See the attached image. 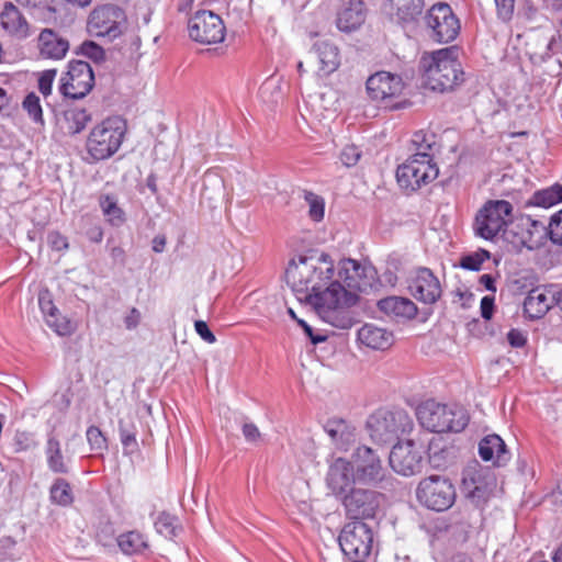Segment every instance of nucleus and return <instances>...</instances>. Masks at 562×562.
<instances>
[{"instance_id":"obj_1","label":"nucleus","mask_w":562,"mask_h":562,"mask_svg":"<svg viewBox=\"0 0 562 562\" xmlns=\"http://www.w3.org/2000/svg\"><path fill=\"white\" fill-rule=\"evenodd\" d=\"M373 269L359 261L345 258L336 266L327 252L297 256L285 270V282L297 295H303L317 315L339 329L352 327L355 319L350 308L356 305L358 295L372 278Z\"/></svg>"},{"instance_id":"obj_2","label":"nucleus","mask_w":562,"mask_h":562,"mask_svg":"<svg viewBox=\"0 0 562 562\" xmlns=\"http://www.w3.org/2000/svg\"><path fill=\"white\" fill-rule=\"evenodd\" d=\"M424 88L434 92H451L465 81V72L454 46L432 52L424 56Z\"/></svg>"},{"instance_id":"obj_3","label":"nucleus","mask_w":562,"mask_h":562,"mask_svg":"<svg viewBox=\"0 0 562 562\" xmlns=\"http://www.w3.org/2000/svg\"><path fill=\"white\" fill-rule=\"evenodd\" d=\"M127 133L126 121L120 116H108L89 131L85 150L91 162L112 158L122 147Z\"/></svg>"},{"instance_id":"obj_4","label":"nucleus","mask_w":562,"mask_h":562,"mask_svg":"<svg viewBox=\"0 0 562 562\" xmlns=\"http://www.w3.org/2000/svg\"><path fill=\"white\" fill-rule=\"evenodd\" d=\"M367 427L370 438L378 445L390 443L402 436L409 434L413 423L409 416L403 412H390L379 409L370 415Z\"/></svg>"},{"instance_id":"obj_5","label":"nucleus","mask_w":562,"mask_h":562,"mask_svg":"<svg viewBox=\"0 0 562 562\" xmlns=\"http://www.w3.org/2000/svg\"><path fill=\"white\" fill-rule=\"evenodd\" d=\"M127 29L125 11L117 4L104 3L95 5L87 19V31L95 37L114 41Z\"/></svg>"},{"instance_id":"obj_6","label":"nucleus","mask_w":562,"mask_h":562,"mask_svg":"<svg viewBox=\"0 0 562 562\" xmlns=\"http://www.w3.org/2000/svg\"><path fill=\"white\" fill-rule=\"evenodd\" d=\"M513 205L506 200H488L477 211L473 231L476 236L493 240L499 233L504 232L510 222Z\"/></svg>"},{"instance_id":"obj_7","label":"nucleus","mask_w":562,"mask_h":562,"mask_svg":"<svg viewBox=\"0 0 562 562\" xmlns=\"http://www.w3.org/2000/svg\"><path fill=\"white\" fill-rule=\"evenodd\" d=\"M424 21L429 40L438 44L453 42L461 31L459 18L446 2L431 5L424 15Z\"/></svg>"},{"instance_id":"obj_8","label":"nucleus","mask_w":562,"mask_h":562,"mask_svg":"<svg viewBox=\"0 0 562 562\" xmlns=\"http://www.w3.org/2000/svg\"><path fill=\"white\" fill-rule=\"evenodd\" d=\"M468 423L469 417L463 409H452L434 400L424 402V428L429 431H461Z\"/></svg>"},{"instance_id":"obj_9","label":"nucleus","mask_w":562,"mask_h":562,"mask_svg":"<svg viewBox=\"0 0 562 562\" xmlns=\"http://www.w3.org/2000/svg\"><path fill=\"white\" fill-rule=\"evenodd\" d=\"M341 551L350 560H363L371 553L373 546V532L361 520H353L345 525L339 535Z\"/></svg>"},{"instance_id":"obj_10","label":"nucleus","mask_w":562,"mask_h":562,"mask_svg":"<svg viewBox=\"0 0 562 562\" xmlns=\"http://www.w3.org/2000/svg\"><path fill=\"white\" fill-rule=\"evenodd\" d=\"M94 87V74L87 61L71 60L60 78L59 91L70 99L85 98Z\"/></svg>"},{"instance_id":"obj_11","label":"nucleus","mask_w":562,"mask_h":562,"mask_svg":"<svg viewBox=\"0 0 562 562\" xmlns=\"http://www.w3.org/2000/svg\"><path fill=\"white\" fill-rule=\"evenodd\" d=\"M189 36L200 44L211 45L225 38L226 29L220 15L212 11H198L188 23Z\"/></svg>"},{"instance_id":"obj_12","label":"nucleus","mask_w":562,"mask_h":562,"mask_svg":"<svg viewBox=\"0 0 562 562\" xmlns=\"http://www.w3.org/2000/svg\"><path fill=\"white\" fill-rule=\"evenodd\" d=\"M366 86L368 95L372 101L386 104L393 103L400 98L405 87L400 76L387 71H378L371 75Z\"/></svg>"},{"instance_id":"obj_13","label":"nucleus","mask_w":562,"mask_h":562,"mask_svg":"<svg viewBox=\"0 0 562 562\" xmlns=\"http://www.w3.org/2000/svg\"><path fill=\"white\" fill-rule=\"evenodd\" d=\"M456 501V490L452 483L443 476L430 475L424 480V502L428 508L443 512Z\"/></svg>"},{"instance_id":"obj_14","label":"nucleus","mask_w":562,"mask_h":562,"mask_svg":"<svg viewBox=\"0 0 562 562\" xmlns=\"http://www.w3.org/2000/svg\"><path fill=\"white\" fill-rule=\"evenodd\" d=\"M353 464L356 479L363 484H376L384 477V469L375 452L367 447H358L350 461Z\"/></svg>"},{"instance_id":"obj_15","label":"nucleus","mask_w":562,"mask_h":562,"mask_svg":"<svg viewBox=\"0 0 562 562\" xmlns=\"http://www.w3.org/2000/svg\"><path fill=\"white\" fill-rule=\"evenodd\" d=\"M422 454L416 443L411 440H402L396 443L390 453V465L404 476L415 474L420 469Z\"/></svg>"},{"instance_id":"obj_16","label":"nucleus","mask_w":562,"mask_h":562,"mask_svg":"<svg viewBox=\"0 0 562 562\" xmlns=\"http://www.w3.org/2000/svg\"><path fill=\"white\" fill-rule=\"evenodd\" d=\"M342 504L350 518L355 520L371 518L379 507L378 494L368 490L352 488L344 497Z\"/></svg>"},{"instance_id":"obj_17","label":"nucleus","mask_w":562,"mask_h":562,"mask_svg":"<svg viewBox=\"0 0 562 562\" xmlns=\"http://www.w3.org/2000/svg\"><path fill=\"white\" fill-rule=\"evenodd\" d=\"M357 481L353 464L345 459L337 458L329 465L327 484L335 494H342Z\"/></svg>"},{"instance_id":"obj_18","label":"nucleus","mask_w":562,"mask_h":562,"mask_svg":"<svg viewBox=\"0 0 562 562\" xmlns=\"http://www.w3.org/2000/svg\"><path fill=\"white\" fill-rule=\"evenodd\" d=\"M0 25L11 37L22 40L30 35V24L12 2H5L0 13Z\"/></svg>"},{"instance_id":"obj_19","label":"nucleus","mask_w":562,"mask_h":562,"mask_svg":"<svg viewBox=\"0 0 562 562\" xmlns=\"http://www.w3.org/2000/svg\"><path fill=\"white\" fill-rule=\"evenodd\" d=\"M342 5L337 11V27L342 32H352L366 21V5L362 0H341Z\"/></svg>"},{"instance_id":"obj_20","label":"nucleus","mask_w":562,"mask_h":562,"mask_svg":"<svg viewBox=\"0 0 562 562\" xmlns=\"http://www.w3.org/2000/svg\"><path fill=\"white\" fill-rule=\"evenodd\" d=\"M378 308L394 322H405L417 315L416 304L406 297L389 296L378 302Z\"/></svg>"},{"instance_id":"obj_21","label":"nucleus","mask_w":562,"mask_h":562,"mask_svg":"<svg viewBox=\"0 0 562 562\" xmlns=\"http://www.w3.org/2000/svg\"><path fill=\"white\" fill-rule=\"evenodd\" d=\"M324 428L336 449L340 451L347 452L357 440L355 426L342 418L327 420Z\"/></svg>"},{"instance_id":"obj_22","label":"nucleus","mask_w":562,"mask_h":562,"mask_svg":"<svg viewBox=\"0 0 562 562\" xmlns=\"http://www.w3.org/2000/svg\"><path fill=\"white\" fill-rule=\"evenodd\" d=\"M419 154H415L412 158L400 165L396 170V180L400 188L411 194L417 191L422 184V161L418 159Z\"/></svg>"},{"instance_id":"obj_23","label":"nucleus","mask_w":562,"mask_h":562,"mask_svg":"<svg viewBox=\"0 0 562 562\" xmlns=\"http://www.w3.org/2000/svg\"><path fill=\"white\" fill-rule=\"evenodd\" d=\"M480 457L484 461H492L495 465H504L510 460V452L498 435L484 437L479 445Z\"/></svg>"},{"instance_id":"obj_24","label":"nucleus","mask_w":562,"mask_h":562,"mask_svg":"<svg viewBox=\"0 0 562 562\" xmlns=\"http://www.w3.org/2000/svg\"><path fill=\"white\" fill-rule=\"evenodd\" d=\"M357 337L361 345L374 350H385L394 342L392 331L373 324H364L358 330Z\"/></svg>"},{"instance_id":"obj_25","label":"nucleus","mask_w":562,"mask_h":562,"mask_svg":"<svg viewBox=\"0 0 562 562\" xmlns=\"http://www.w3.org/2000/svg\"><path fill=\"white\" fill-rule=\"evenodd\" d=\"M40 54L48 59H61L69 49V43L50 29H45L38 36Z\"/></svg>"},{"instance_id":"obj_26","label":"nucleus","mask_w":562,"mask_h":562,"mask_svg":"<svg viewBox=\"0 0 562 562\" xmlns=\"http://www.w3.org/2000/svg\"><path fill=\"white\" fill-rule=\"evenodd\" d=\"M90 121V113L77 106L64 110L57 117L59 128L70 136L81 133Z\"/></svg>"},{"instance_id":"obj_27","label":"nucleus","mask_w":562,"mask_h":562,"mask_svg":"<svg viewBox=\"0 0 562 562\" xmlns=\"http://www.w3.org/2000/svg\"><path fill=\"white\" fill-rule=\"evenodd\" d=\"M553 294L544 288H535L524 301V312L531 319L542 317L550 308Z\"/></svg>"},{"instance_id":"obj_28","label":"nucleus","mask_w":562,"mask_h":562,"mask_svg":"<svg viewBox=\"0 0 562 562\" xmlns=\"http://www.w3.org/2000/svg\"><path fill=\"white\" fill-rule=\"evenodd\" d=\"M37 447L35 435L25 429H15L4 446L3 457L12 459L15 454L26 453Z\"/></svg>"},{"instance_id":"obj_29","label":"nucleus","mask_w":562,"mask_h":562,"mask_svg":"<svg viewBox=\"0 0 562 562\" xmlns=\"http://www.w3.org/2000/svg\"><path fill=\"white\" fill-rule=\"evenodd\" d=\"M120 550L126 555L142 554L149 549L148 536L139 530L122 532L116 538Z\"/></svg>"},{"instance_id":"obj_30","label":"nucleus","mask_w":562,"mask_h":562,"mask_svg":"<svg viewBox=\"0 0 562 562\" xmlns=\"http://www.w3.org/2000/svg\"><path fill=\"white\" fill-rule=\"evenodd\" d=\"M314 47L319 60V71L324 75L334 72L340 65L338 47L326 40L318 41Z\"/></svg>"},{"instance_id":"obj_31","label":"nucleus","mask_w":562,"mask_h":562,"mask_svg":"<svg viewBox=\"0 0 562 562\" xmlns=\"http://www.w3.org/2000/svg\"><path fill=\"white\" fill-rule=\"evenodd\" d=\"M396 10V16L403 27L417 25L418 16L422 13V0H391Z\"/></svg>"},{"instance_id":"obj_32","label":"nucleus","mask_w":562,"mask_h":562,"mask_svg":"<svg viewBox=\"0 0 562 562\" xmlns=\"http://www.w3.org/2000/svg\"><path fill=\"white\" fill-rule=\"evenodd\" d=\"M463 487L468 493V497L476 507L483 508L491 497V490L481 477L477 480L475 476L463 479Z\"/></svg>"},{"instance_id":"obj_33","label":"nucleus","mask_w":562,"mask_h":562,"mask_svg":"<svg viewBox=\"0 0 562 562\" xmlns=\"http://www.w3.org/2000/svg\"><path fill=\"white\" fill-rule=\"evenodd\" d=\"M119 434L121 443L126 453H133L138 449L136 439L137 429L133 416L127 415L119 420Z\"/></svg>"},{"instance_id":"obj_34","label":"nucleus","mask_w":562,"mask_h":562,"mask_svg":"<svg viewBox=\"0 0 562 562\" xmlns=\"http://www.w3.org/2000/svg\"><path fill=\"white\" fill-rule=\"evenodd\" d=\"M99 205L110 225L119 227L126 221L125 212L119 206L117 201L113 195H101L99 198Z\"/></svg>"},{"instance_id":"obj_35","label":"nucleus","mask_w":562,"mask_h":562,"mask_svg":"<svg viewBox=\"0 0 562 562\" xmlns=\"http://www.w3.org/2000/svg\"><path fill=\"white\" fill-rule=\"evenodd\" d=\"M46 459L48 468L55 473H67L68 468L64 460V456L58 439L52 437L46 445Z\"/></svg>"},{"instance_id":"obj_36","label":"nucleus","mask_w":562,"mask_h":562,"mask_svg":"<svg viewBox=\"0 0 562 562\" xmlns=\"http://www.w3.org/2000/svg\"><path fill=\"white\" fill-rule=\"evenodd\" d=\"M562 202V186L554 184L533 193L531 203L536 206L551 207Z\"/></svg>"},{"instance_id":"obj_37","label":"nucleus","mask_w":562,"mask_h":562,"mask_svg":"<svg viewBox=\"0 0 562 562\" xmlns=\"http://www.w3.org/2000/svg\"><path fill=\"white\" fill-rule=\"evenodd\" d=\"M155 529L165 538L171 539L178 536L181 530V525L177 516L162 512L155 521Z\"/></svg>"},{"instance_id":"obj_38","label":"nucleus","mask_w":562,"mask_h":562,"mask_svg":"<svg viewBox=\"0 0 562 562\" xmlns=\"http://www.w3.org/2000/svg\"><path fill=\"white\" fill-rule=\"evenodd\" d=\"M50 499L59 506H70L74 503V495L70 484L64 479H57L49 491Z\"/></svg>"},{"instance_id":"obj_39","label":"nucleus","mask_w":562,"mask_h":562,"mask_svg":"<svg viewBox=\"0 0 562 562\" xmlns=\"http://www.w3.org/2000/svg\"><path fill=\"white\" fill-rule=\"evenodd\" d=\"M304 200L308 206L310 218L316 223L322 222L325 216L324 198L312 191H304Z\"/></svg>"},{"instance_id":"obj_40","label":"nucleus","mask_w":562,"mask_h":562,"mask_svg":"<svg viewBox=\"0 0 562 562\" xmlns=\"http://www.w3.org/2000/svg\"><path fill=\"white\" fill-rule=\"evenodd\" d=\"M441 295V286L439 280L432 272L424 268V303H434Z\"/></svg>"},{"instance_id":"obj_41","label":"nucleus","mask_w":562,"mask_h":562,"mask_svg":"<svg viewBox=\"0 0 562 562\" xmlns=\"http://www.w3.org/2000/svg\"><path fill=\"white\" fill-rule=\"evenodd\" d=\"M48 327L60 336L70 335L74 331V325L70 319L61 315L58 311L53 316H48L45 319Z\"/></svg>"},{"instance_id":"obj_42","label":"nucleus","mask_w":562,"mask_h":562,"mask_svg":"<svg viewBox=\"0 0 562 562\" xmlns=\"http://www.w3.org/2000/svg\"><path fill=\"white\" fill-rule=\"evenodd\" d=\"M23 109L35 123L41 125L44 124L43 110L41 106L40 98L34 92H31L25 97L23 101Z\"/></svg>"},{"instance_id":"obj_43","label":"nucleus","mask_w":562,"mask_h":562,"mask_svg":"<svg viewBox=\"0 0 562 562\" xmlns=\"http://www.w3.org/2000/svg\"><path fill=\"white\" fill-rule=\"evenodd\" d=\"M490 252L484 249H480L470 255L463 256L460 260V267L467 270L477 271L481 269L484 261L490 259Z\"/></svg>"},{"instance_id":"obj_44","label":"nucleus","mask_w":562,"mask_h":562,"mask_svg":"<svg viewBox=\"0 0 562 562\" xmlns=\"http://www.w3.org/2000/svg\"><path fill=\"white\" fill-rule=\"evenodd\" d=\"M87 439L91 450L95 452H102L106 449V438L102 434L101 429L97 426H90L87 429Z\"/></svg>"},{"instance_id":"obj_45","label":"nucleus","mask_w":562,"mask_h":562,"mask_svg":"<svg viewBox=\"0 0 562 562\" xmlns=\"http://www.w3.org/2000/svg\"><path fill=\"white\" fill-rule=\"evenodd\" d=\"M80 53L95 63H101L105 58L103 47L92 41L83 42L80 46Z\"/></svg>"},{"instance_id":"obj_46","label":"nucleus","mask_w":562,"mask_h":562,"mask_svg":"<svg viewBox=\"0 0 562 562\" xmlns=\"http://www.w3.org/2000/svg\"><path fill=\"white\" fill-rule=\"evenodd\" d=\"M361 157V151L355 145H347L340 153V160L346 167H353L358 164Z\"/></svg>"},{"instance_id":"obj_47","label":"nucleus","mask_w":562,"mask_h":562,"mask_svg":"<svg viewBox=\"0 0 562 562\" xmlns=\"http://www.w3.org/2000/svg\"><path fill=\"white\" fill-rule=\"evenodd\" d=\"M549 235L554 244L562 245V210L552 216L549 224Z\"/></svg>"},{"instance_id":"obj_48","label":"nucleus","mask_w":562,"mask_h":562,"mask_svg":"<svg viewBox=\"0 0 562 562\" xmlns=\"http://www.w3.org/2000/svg\"><path fill=\"white\" fill-rule=\"evenodd\" d=\"M38 305L45 319L58 312V308L55 306L52 295L48 291H43L40 293Z\"/></svg>"},{"instance_id":"obj_49","label":"nucleus","mask_w":562,"mask_h":562,"mask_svg":"<svg viewBox=\"0 0 562 562\" xmlns=\"http://www.w3.org/2000/svg\"><path fill=\"white\" fill-rule=\"evenodd\" d=\"M56 69H48L42 72L38 78V90L43 95H48L52 92L53 82L56 77Z\"/></svg>"},{"instance_id":"obj_50","label":"nucleus","mask_w":562,"mask_h":562,"mask_svg":"<svg viewBox=\"0 0 562 562\" xmlns=\"http://www.w3.org/2000/svg\"><path fill=\"white\" fill-rule=\"evenodd\" d=\"M497 15L505 22L512 20L515 11V0H495Z\"/></svg>"},{"instance_id":"obj_51","label":"nucleus","mask_w":562,"mask_h":562,"mask_svg":"<svg viewBox=\"0 0 562 562\" xmlns=\"http://www.w3.org/2000/svg\"><path fill=\"white\" fill-rule=\"evenodd\" d=\"M439 175V168L429 154L424 153V183L434 181Z\"/></svg>"},{"instance_id":"obj_52","label":"nucleus","mask_w":562,"mask_h":562,"mask_svg":"<svg viewBox=\"0 0 562 562\" xmlns=\"http://www.w3.org/2000/svg\"><path fill=\"white\" fill-rule=\"evenodd\" d=\"M19 4L27 9H38L47 12H56V7L50 0H15Z\"/></svg>"},{"instance_id":"obj_53","label":"nucleus","mask_w":562,"mask_h":562,"mask_svg":"<svg viewBox=\"0 0 562 562\" xmlns=\"http://www.w3.org/2000/svg\"><path fill=\"white\" fill-rule=\"evenodd\" d=\"M507 341L513 348H522L528 341L527 334L521 329L512 328L507 334Z\"/></svg>"},{"instance_id":"obj_54","label":"nucleus","mask_w":562,"mask_h":562,"mask_svg":"<svg viewBox=\"0 0 562 562\" xmlns=\"http://www.w3.org/2000/svg\"><path fill=\"white\" fill-rule=\"evenodd\" d=\"M555 34L551 37L549 46L562 54V16L554 22Z\"/></svg>"},{"instance_id":"obj_55","label":"nucleus","mask_w":562,"mask_h":562,"mask_svg":"<svg viewBox=\"0 0 562 562\" xmlns=\"http://www.w3.org/2000/svg\"><path fill=\"white\" fill-rule=\"evenodd\" d=\"M194 328L198 335L207 344H214L216 341L215 335L210 330L204 321H195Z\"/></svg>"},{"instance_id":"obj_56","label":"nucleus","mask_w":562,"mask_h":562,"mask_svg":"<svg viewBox=\"0 0 562 562\" xmlns=\"http://www.w3.org/2000/svg\"><path fill=\"white\" fill-rule=\"evenodd\" d=\"M495 297L494 296H484L481 300L480 310H481V316L490 321L493 317L494 314V307H495Z\"/></svg>"},{"instance_id":"obj_57","label":"nucleus","mask_w":562,"mask_h":562,"mask_svg":"<svg viewBox=\"0 0 562 562\" xmlns=\"http://www.w3.org/2000/svg\"><path fill=\"white\" fill-rule=\"evenodd\" d=\"M243 435L249 442H258L260 440L261 434L258 427L252 423H246L243 426Z\"/></svg>"},{"instance_id":"obj_58","label":"nucleus","mask_w":562,"mask_h":562,"mask_svg":"<svg viewBox=\"0 0 562 562\" xmlns=\"http://www.w3.org/2000/svg\"><path fill=\"white\" fill-rule=\"evenodd\" d=\"M48 239H49L52 247L58 251L65 250L69 246L67 238L57 232L52 233L49 235Z\"/></svg>"},{"instance_id":"obj_59","label":"nucleus","mask_w":562,"mask_h":562,"mask_svg":"<svg viewBox=\"0 0 562 562\" xmlns=\"http://www.w3.org/2000/svg\"><path fill=\"white\" fill-rule=\"evenodd\" d=\"M297 324L303 328L304 333L308 336V338L314 345L326 340L325 336L314 335L313 328L305 321L297 319Z\"/></svg>"},{"instance_id":"obj_60","label":"nucleus","mask_w":562,"mask_h":562,"mask_svg":"<svg viewBox=\"0 0 562 562\" xmlns=\"http://www.w3.org/2000/svg\"><path fill=\"white\" fill-rule=\"evenodd\" d=\"M140 321V313L136 307H133L128 315L124 318V323L127 329H134L138 326Z\"/></svg>"},{"instance_id":"obj_61","label":"nucleus","mask_w":562,"mask_h":562,"mask_svg":"<svg viewBox=\"0 0 562 562\" xmlns=\"http://www.w3.org/2000/svg\"><path fill=\"white\" fill-rule=\"evenodd\" d=\"M166 236L165 235H157L154 237L151 244H153V250L155 252H162L166 247Z\"/></svg>"},{"instance_id":"obj_62","label":"nucleus","mask_w":562,"mask_h":562,"mask_svg":"<svg viewBox=\"0 0 562 562\" xmlns=\"http://www.w3.org/2000/svg\"><path fill=\"white\" fill-rule=\"evenodd\" d=\"M480 283L482 285H484V288L488 291H492V292L496 291L495 279L491 274H482L480 277Z\"/></svg>"},{"instance_id":"obj_63","label":"nucleus","mask_w":562,"mask_h":562,"mask_svg":"<svg viewBox=\"0 0 562 562\" xmlns=\"http://www.w3.org/2000/svg\"><path fill=\"white\" fill-rule=\"evenodd\" d=\"M88 237L93 243H100L103 238V231L100 226H94L88 231Z\"/></svg>"},{"instance_id":"obj_64","label":"nucleus","mask_w":562,"mask_h":562,"mask_svg":"<svg viewBox=\"0 0 562 562\" xmlns=\"http://www.w3.org/2000/svg\"><path fill=\"white\" fill-rule=\"evenodd\" d=\"M64 1L71 5H75V7L86 8L91 3L92 0H64Z\"/></svg>"}]
</instances>
